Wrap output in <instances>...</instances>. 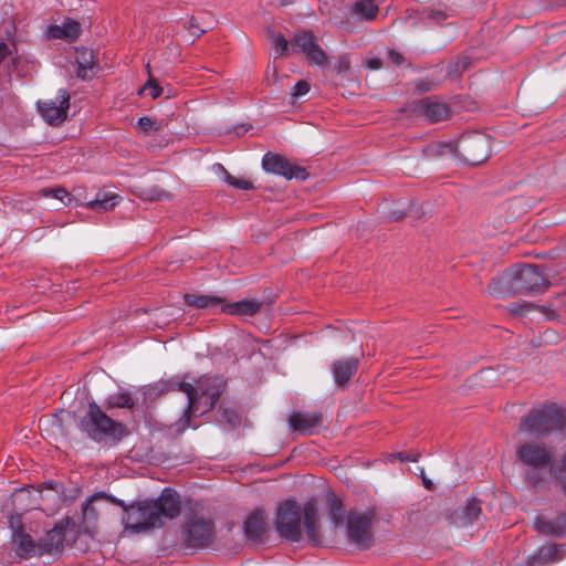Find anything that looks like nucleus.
I'll use <instances>...</instances> for the list:
<instances>
[{
  "label": "nucleus",
  "instance_id": "a18cd8bd",
  "mask_svg": "<svg viewBox=\"0 0 566 566\" xmlns=\"http://www.w3.org/2000/svg\"><path fill=\"white\" fill-rule=\"evenodd\" d=\"M366 67L369 70H379L382 66V60L379 57H373L366 61Z\"/></svg>",
  "mask_w": 566,
  "mask_h": 566
},
{
  "label": "nucleus",
  "instance_id": "6ab92c4d",
  "mask_svg": "<svg viewBox=\"0 0 566 566\" xmlns=\"http://www.w3.org/2000/svg\"><path fill=\"white\" fill-rule=\"evenodd\" d=\"M359 365V359L355 357L337 359L332 365V374L334 381L338 386L349 382L352 377L356 374Z\"/></svg>",
  "mask_w": 566,
  "mask_h": 566
},
{
  "label": "nucleus",
  "instance_id": "2eb2a0df",
  "mask_svg": "<svg viewBox=\"0 0 566 566\" xmlns=\"http://www.w3.org/2000/svg\"><path fill=\"white\" fill-rule=\"evenodd\" d=\"M322 424V413L314 412H293L289 417V426L293 431L302 433H313Z\"/></svg>",
  "mask_w": 566,
  "mask_h": 566
},
{
  "label": "nucleus",
  "instance_id": "473e14b6",
  "mask_svg": "<svg viewBox=\"0 0 566 566\" xmlns=\"http://www.w3.org/2000/svg\"><path fill=\"white\" fill-rule=\"evenodd\" d=\"M217 420L221 423H229L234 427L239 423L240 418L232 409L220 408L217 411Z\"/></svg>",
  "mask_w": 566,
  "mask_h": 566
},
{
  "label": "nucleus",
  "instance_id": "ddd939ff",
  "mask_svg": "<svg viewBox=\"0 0 566 566\" xmlns=\"http://www.w3.org/2000/svg\"><path fill=\"white\" fill-rule=\"evenodd\" d=\"M291 50L304 53L307 61L313 65L321 66L326 63V54L311 31H303L296 34L292 39Z\"/></svg>",
  "mask_w": 566,
  "mask_h": 566
},
{
  "label": "nucleus",
  "instance_id": "f8f14e48",
  "mask_svg": "<svg viewBox=\"0 0 566 566\" xmlns=\"http://www.w3.org/2000/svg\"><path fill=\"white\" fill-rule=\"evenodd\" d=\"M224 380L219 376H205L197 381V406L200 408L198 412L205 413L210 411L219 400L224 389Z\"/></svg>",
  "mask_w": 566,
  "mask_h": 566
},
{
  "label": "nucleus",
  "instance_id": "1a4fd4ad",
  "mask_svg": "<svg viewBox=\"0 0 566 566\" xmlns=\"http://www.w3.org/2000/svg\"><path fill=\"white\" fill-rule=\"evenodd\" d=\"M70 98V93L66 90L61 88L57 91L55 98L39 101L38 112L48 124L57 126L67 117Z\"/></svg>",
  "mask_w": 566,
  "mask_h": 566
},
{
  "label": "nucleus",
  "instance_id": "9d476101",
  "mask_svg": "<svg viewBox=\"0 0 566 566\" xmlns=\"http://www.w3.org/2000/svg\"><path fill=\"white\" fill-rule=\"evenodd\" d=\"M380 0H357L352 7L347 8L344 17L332 13L331 19L338 28L347 31L352 30V19L356 20H373L377 12Z\"/></svg>",
  "mask_w": 566,
  "mask_h": 566
},
{
  "label": "nucleus",
  "instance_id": "bb28decb",
  "mask_svg": "<svg viewBox=\"0 0 566 566\" xmlns=\"http://www.w3.org/2000/svg\"><path fill=\"white\" fill-rule=\"evenodd\" d=\"M106 409L113 408H125L133 409L135 407V400L133 399L130 392L128 391H119L106 399Z\"/></svg>",
  "mask_w": 566,
  "mask_h": 566
},
{
  "label": "nucleus",
  "instance_id": "37998d69",
  "mask_svg": "<svg viewBox=\"0 0 566 566\" xmlns=\"http://www.w3.org/2000/svg\"><path fill=\"white\" fill-rule=\"evenodd\" d=\"M388 57L395 65L399 66L405 63L403 55L395 50L388 51Z\"/></svg>",
  "mask_w": 566,
  "mask_h": 566
},
{
  "label": "nucleus",
  "instance_id": "a211bd4d",
  "mask_svg": "<svg viewBox=\"0 0 566 566\" xmlns=\"http://www.w3.org/2000/svg\"><path fill=\"white\" fill-rule=\"evenodd\" d=\"M417 109L426 119L431 123L444 120L449 117V107L447 104L429 97L419 101Z\"/></svg>",
  "mask_w": 566,
  "mask_h": 566
},
{
  "label": "nucleus",
  "instance_id": "79ce46f5",
  "mask_svg": "<svg viewBox=\"0 0 566 566\" xmlns=\"http://www.w3.org/2000/svg\"><path fill=\"white\" fill-rule=\"evenodd\" d=\"M138 127L146 133L155 128V122L150 117L144 116L138 119Z\"/></svg>",
  "mask_w": 566,
  "mask_h": 566
},
{
  "label": "nucleus",
  "instance_id": "c756f323",
  "mask_svg": "<svg viewBox=\"0 0 566 566\" xmlns=\"http://www.w3.org/2000/svg\"><path fill=\"white\" fill-rule=\"evenodd\" d=\"M138 196L146 201H160L168 200L170 198L169 192L158 186L144 188L140 190Z\"/></svg>",
  "mask_w": 566,
  "mask_h": 566
},
{
  "label": "nucleus",
  "instance_id": "aec40b11",
  "mask_svg": "<svg viewBox=\"0 0 566 566\" xmlns=\"http://www.w3.org/2000/svg\"><path fill=\"white\" fill-rule=\"evenodd\" d=\"M65 539V531L62 526H54L39 541L42 556L61 552Z\"/></svg>",
  "mask_w": 566,
  "mask_h": 566
},
{
  "label": "nucleus",
  "instance_id": "c03bdc74",
  "mask_svg": "<svg viewBox=\"0 0 566 566\" xmlns=\"http://www.w3.org/2000/svg\"><path fill=\"white\" fill-rule=\"evenodd\" d=\"M557 527L562 528V537L566 536V513H559L554 518Z\"/></svg>",
  "mask_w": 566,
  "mask_h": 566
},
{
  "label": "nucleus",
  "instance_id": "20e7f679",
  "mask_svg": "<svg viewBox=\"0 0 566 566\" xmlns=\"http://www.w3.org/2000/svg\"><path fill=\"white\" fill-rule=\"evenodd\" d=\"M501 285H509L520 293L542 292L547 287V280L539 265H522L512 269L502 279L489 284V292L497 297L503 295Z\"/></svg>",
  "mask_w": 566,
  "mask_h": 566
},
{
  "label": "nucleus",
  "instance_id": "393cba45",
  "mask_svg": "<svg viewBox=\"0 0 566 566\" xmlns=\"http://www.w3.org/2000/svg\"><path fill=\"white\" fill-rule=\"evenodd\" d=\"M118 203V196L112 192H98L94 200L86 203V207L95 212H106Z\"/></svg>",
  "mask_w": 566,
  "mask_h": 566
},
{
  "label": "nucleus",
  "instance_id": "a19ab883",
  "mask_svg": "<svg viewBox=\"0 0 566 566\" xmlns=\"http://www.w3.org/2000/svg\"><path fill=\"white\" fill-rule=\"evenodd\" d=\"M147 91L153 98H157L161 95L163 88L158 85L156 80L149 78L143 87V92Z\"/></svg>",
  "mask_w": 566,
  "mask_h": 566
},
{
  "label": "nucleus",
  "instance_id": "de8ad7c7",
  "mask_svg": "<svg viewBox=\"0 0 566 566\" xmlns=\"http://www.w3.org/2000/svg\"><path fill=\"white\" fill-rule=\"evenodd\" d=\"M396 457H398L400 459V461H417V458L411 455V454H408V453H398L396 454Z\"/></svg>",
  "mask_w": 566,
  "mask_h": 566
},
{
  "label": "nucleus",
  "instance_id": "423d86ee",
  "mask_svg": "<svg viewBox=\"0 0 566 566\" xmlns=\"http://www.w3.org/2000/svg\"><path fill=\"white\" fill-rule=\"evenodd\" d=\"M347 539L359 549L369 548L374 542L371 516L350 513L346 517Z\"/></svg>",
  "mask_w": 566,
  "mask_h": 566
},
{
  "label": "nucleus",
  "instance_id": "b1692460",
  "mask_svg": "<svg viewBox=\"0 0 566 566\" xmlns=\"http://www.w3.org/2000/svg\"><path fill=\"white\" fill-rule=\"evenodd\" d=\"M184 301L189 307L198 310L212 308L219 305H223V298L217 295L186 293L184 295Z\"/></svg>",
  "mask_w": 566,
  "mask_h": 566
},
{
  "label": "nucleus",
  "instance_id": "ea45409f",
  "mask_svg": "<svg viewBox=\"0 0 566 566\" xmlns=\"http://www.w3.org/2000/svg\"><path fill=\"white\" fill-rule=\"evenodd\" d=\"M447 149H452L451 144H432L429 145L424 150L426 156L443 155Z\"/></svg>",
  "mask_w": 566,
  "mask_h": 566
},
{
  "label": "nucleus",
  "instance_id": "72a5a7b5",
  "mask_svg": "<svg viewBox=\"0 0 566 566\" xmlns=\"http://www.w3.org/2000/svg\"><path fill=\"white\" fill-rule=\"evenodd\" d=\"M96 499H105V500L109 501L111 503H113V504H115V505H117V506L122 507V509H123V511H124V514H127V509H128V505H129V504H126L123 500L117 499V497H115V496H113V495H108V494H106L105 492H97V493H95L94 495H92V496L86 501L85 506H87L91 502H93V501H94V500H96Z\"/></svg>",
  "mask_w": 566,
  "mask_h": 566
},
{
  "label": "nucleus",
  "instance_id": "0eeeda50",
  "mask_svg": "<svg viewBox=\"0 0 566 566\" xmlns=\"http://www.w3.org/2000/svg\"><path fill=\"white\" fill-rule=\"evenodd\" d=\"M458 147L464 161L469 165H479L491 155L489 138L480 133L463 136Z\"/></svg>",
  "mask_w": 566,
  "mask_h": 566
},
{
  "label": "nucleus",
  "instance_id": "5701e85b",
  "mask_svg": "<svg viewBox=\"0 0 566 566\" xmlns=\"http://www.w3.org/2000/svg\"><path fill=\"white\" fill-rule=\"evenodd\" d=\"M262 303L256 300H242L221 306V312L232 315H254L260 311Z\"/></svg>",
  "mask_w": 566,
  "mask_h": 566
},
{
  "label": "nucleus",
  "instance_id": "9b49d317",
  "mask_svg": "<svg viewBox=\"0 0 566 566\" xmlns=\"http://www.w3.org/2000/svg\"><path fill=\"white\" fill-rule=\"evenodd\" d=\"M262 168L266 172L282 176L287 180H305L308 177L305 168L290 163L287 158L279 154L266 153L262 158Z\"/></svg>",
  "mask_w": 566,
  "mask_h": 566
},
{
  "label": "nucleus",
  "instance_id": "39448f33",
  "mask_svg": "<svg viewBox=\"0 0 566 566\" xmlns=\"http://www.w3.org/2000/svg\"><path fill=\"white\" fill-rule=\"evenodd\" d=\"M566 427V416L556 403L545 405L531 411L522 419L521 430L538 437L553 431L563 430Z\"/></svg>",
  "mask_w": 566,
  "mask_h": 566
},
{
  "label": "nucleus",
  "instance_id": "8fccbe9b",
  "mask_svg": "<svg viewBox=\"0 0 566 566\" xmlns=\"http://www.w3.org/2000/svg\"><path fill=\"white\" fill-rule=\"evenodd\" d=\"M64 415H65V412L63 410H61L60 412L55 413V417L59 418V417H62Z\"/></svg>",
  "mask_w": 566,
  "mask_h": 566
},
{
  "label": "nucleus",
  "instance_id": "4468645a",
  "mask_svg": "<svg viewBox=\"0 0 566 566\" xmlns=\"http://www.w3.org/2000/svg\"><path fill=\"white\" fill-rule=\"evenodd\" d=\"M563 544H548L538 547L525 559L526 566H549L565 558Z\"/></svg>",
  "mask_w": 566,
  "mask_h": 566
},
{
  "label": "nucleus",
  "instance_id": "49530a36",
  "mask_svg": "<svg viewBox=\"0 0 566 566\" xmlns=\"http://www.w3.org/2000/svg\"><path fill=\"white\" fill-rule=\"evenodd\" d=\"M332 521L337 526L340 523V506L333 505L332 507Z\"/></svg>",
  "mask_w": 566,
  "mask_h": 566
},
{
  "label": "nucleus",
  "instance_id": "e433bc0d",
  "mask_svg": "<svg viewBox=\"0 0 566 566\" xmlns=\"http://www.w3.org/2000/svg\"><path fill=\"white\" fill-rule=\"evenodd\" d=\"M469 59L467 56L458 57L448 65V75L460 74L467 70L469 65Z\"/></svg>",
  "mask_w": 566,
  "mask_h": 566
},
{
  "label": "nucleus",
  "instance_id": "c9c22d12",
  "mask_svg": "<svg viewBox=\"0 0 566 566\" xmlns=\"http://www.w3.org/2000/svg\"><path fill=\"white\" fill-rule=\"evenodd\" d=\"M272 40L279 56L286 55L291 50V45L283 34H273Z\"/></svg>",
  "mask_w": 566,
  "mask_h": 566
},
{
  "label": "nucleus",
  "instance_id": "c85d7f7f",
  "mask_svg": "<svg viewBox=\"0 0 566 566\" xmlns=\"http://www.w3.org/2000/svg\"><path fill=\"white\" fill-rule=\"evenodd\" d=\"M534 527L538 533L544 535L562 537V528L557 527L555 520L536 517L534 521Z\"/></svg>",
  "mask_w": 566,
  "mask_h": 566
},
{
  "label": "nucleus",
  "instance_id": "2f4dec72",
  "mask_svg": "<svg viewBox=\"0 0 566 566\" xmlns=\"http://www.w3.org/2000/svg\"><path fill=\"white\" fill-rule=\"evenodd\" d=\"M447 18V12L440 8H424L421 12V20L432 21L434 23H440Z\"/></svg>",
  "mask_w": 566,
  "mask_h": 566
},
{
  "label": "nucleus",
  "instance_id": "f03ea898",
  "mask_svg": "<svg viewBox=\"0 0 566 566\" xmlns=\"http://www.w3.org/2000/svg\"><path fill=\"white\" fill-rule=\"evenodd\" d=\"M303 528L312 545L318 546L321 536L315 502L307 501L301 505L289 499L280 503L275 518V530L279 535L291 543H296L302 538Z\"/></svg>",
  "mask_w": 566,
  "mask_h": 566
},
{
  "label": "nucleus",
  "instance_id": "412c9836",
  "mask_svg": "<svg viewBox=\"0 0 566 566\" xmlns=\"http://www.w3.org/2000/svg\"><path fill=\"white\" fill-rule=\"evenodd\" d=\"M244 534L249 539H260L266 531V518L264 512L256 510L251 513L243 525Z\"/></svg>",
  "mask_w": 566,
  "mask_h": 566
},
{
  "label": "nucleus",
  "instance_id": "f704fd0d",
  "mask_svg": "<svg viewBox=\"0 0 566 566\" xmlns=\"http://www.w3.org/2000/svg\"><path fill=\"white\" fill-rule=\"evenodd\" d=\"M38 196L41 197H52L64 202V199L67 198L71 200L70 192L64 188H44L38 192Z\"/></svg>",
  "mask_w": 566,
  "mask_h": 566
},
{
  "label": "nucleus",
  "instance_id": "a878e982",
  "mask_svg": "<svg viewBox=\"0 0 566 566\" xmlns=\"http://www.w3.org/2000/svg\"><path fill=\"white\" fill-rule=\"evenodd\" d=\"M177 388H178V390L185 392L188 397V406L182 415V420L188 422L190 419V415L196 413L200 410V408L197 406V394H198L197 385L193 386L189 382L180 381V382H178Z\"/></svg>",
  "mask_w": 566,
  "mask_h": 566
},
{
  "label": "nucleus",
  "instance_id": "f3484780",
  "mask_svg": "<svg viewBox=\"0 0 566 566\" xmlns=\"http://www.w3.org/2000/svg\"><path fill=\"white\" fill-rule=\"evenodd\" d=\"M75 63L77 65L76 76L83 81L91 80L96 74L97 61L93 50L77 49L75 51Z\"/></svg>",
  "mask_w": 566,
  "mask_h": 566
},
{
  "label": "nucleus",
  "instance_id": "4c0bfd02",
  "mask_svg": "<svg viewBox=\"0 0 566 566\" xmlns=\"http://www.w3.org/2000/svg\"><path fill=\"white\" fill-rule=\"evenodd\" d=\"M184 27L187 28L189 31H190V34L195 38V39H198L199 36H201L203 33L207 32V29L206 28H202L198 21L197 18L195 17H191L190 19H188L185 23H184Z\"/></svg>",
  "mask_w": 566,
  "mask_h": 566
},
{
  "label": "nucleus",
  "instance_id": "7c9ffc66",
  "mask_svg": "<svg viewBox=\"0 0 566 566\" xmlns=\"http://www.w3.org/2000/svg\"><path fill=\"white\" fill-rule=\"evenodd\" d=\"M481 513V503L474 499L468 501L467 505L463 507V518L468 524H472L473 522L478 521Z\"/></svg>",
  "mask_w": 566,
  "mask_h": 566
},
{
  "label": "nucleus",
  "instance_id": "6e6552de",
  "mask_svg": "<svg viewBox=\"0 0 566 566\" xmlns=\"http://www.w3.org/2000/svg\"><path fill=\"white\" fill-rule=\"evenodd\" d=\"M184 542L187 547H202L210 544L214 525L210 518L195 516L184 525Z\"/></svg>",
  "mask_w": 566,
  "mask_h": 566
},
{
  "label": "nucleus",
  "instance_id": "4be33fe9",
  "mask_svg": "<svg viewBox=\"0 0 566 566\" xmlns=\"http://www.w3.org/2000/svg\"><path fill=\"white\" fill-rule=\"evenodd\" d=\"M81 24L74 20H66L63 24H52L46 28L49 39H69L71 41L78 38Z\"/></svg>",
  "mask_w": 566,
  "mask_h": 566
},
{
  "label": "nucleus",
  "instance_id": "58836bf2",
  "mask_svg": "<svg viewBox=\"0 0 566 566\" xmlns=\"http://www.w3.org/2000/svg\"><path fill=\"white\" fill-rule=\"evenodd\" d=\"M311 85L306 80L298 81L292 88L291 96L293 99H297L310 92Z\"/></svg>",
  "mask_w": 566,
  "mask_h": 566
},
{
  "label": "nucleus",
  "instance_id": "7ed1b4c3",
  "mask_svg": "<svg viewBox=\"0 0 566 566\" xmlns=\"http://www.w3.org/2000/svg\"><path fill=\"white\" fill-rule=\"evenodd\" d=\"M80 428L96 442H101L105 438L120 441L129 434V430L124 423L108 417L95 401L88 402L87 410L80 420Z\"/></svg>",
  "mask_w": 566,
  "mask_h": 566
},
{
  "label": "nucleus",
  "instance_id": "cd10ccee",
  "mask_svg": "<svg viewBox=\"0 0 566 566\" xmlns=\"http://www.w3.org/2000/svg\"><path fill=\"white\" fill-rule=\"evenodd\" d=\"M214 169L222 175L224 182L235 189L251 190L254 188L252 181L232 176L221 164H216Z\"/></svg>",
  "mask_w": 566,
  "mask_h": 566
},
{
  "label": "nucleus",
  "instance_id": "f257e3e1",
  "mask_svg": "<svg viewBox=\"0 0 566 566\" xmlns=\"http://www.w3.org/2000/svg\"><path fill=\"white\" fill-rule=\"evenodd\" d=\"M181 511L179 494L165 488L157 499L133 502L127 514L122 517L123 525L132 533L138 534L164 525V520L176 518Z\"/></svg>",
  "mask_w": 566,
  "mask_h": 566
},
{
  "label": "nucleus",
  "instance_id": "09e8293b",
  "mask_svg": "<svg viewBox=\"0 0 566 566\" xmlns=\"http://www.w3.org/2000/svg\"><path fill=\"white\" fill-rule=\"evenodd\" d=\"M420 476L422 479L423 485L426 489L431 490L433 489V483L426 478L423 470H421Z\"/></svg>",
  "mask_w": 566,
  "mask_h": 566
},
{
  "label": "nucleus",
  "instance_id": "dca6fc26",
  "mask_svg": "<svg viewBox=\"0 0 566 566\" xmlns=\"http://www.w3.org/2000/svg\"><path fill=\"white\" fill-rule=\"evenodd\" d=\"M12 542L15 554L22 559L42 556L39 542H34L33 538L23 531L15 532Z\"/></svg>",
  "mask_w": 566,
  "mask_h": 566
}]
</instances>
